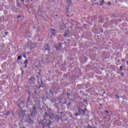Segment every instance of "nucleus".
I'll return each instance as SVG.
<instances>
[{"instance_id":"f257e3e1","label":"nucleus","mask_w":128,"mask_h":128,"mask_svg":"<svg viewBox=\"0 0 128 128\" xmlns=\"http://www.w3.org/2000/svg\"><path fill=\"white\" fill-rule=\"evenodd\" d=\"M28 47L29 48V50H34V48H36V45L32 43H30V42H28Z\"/></svg>"},{"instance_id":"f03ea898","label":"nucleus","mask_w":128,"mask_h":128,"mask_svg":"<svg viewBox=\"0 0 128 128\" xmlns=\"http://www.w3.org/2000/svg\"><path fill=\"white\" fill-rule=\"evenodd\" d=\"M32 114H38V112H36V108L34 105L32 106Z\"/></svg>"},{"instance_id":"7ed1b4c3","label":"nucleus","mask_w":128,"mask_h":128,"mask_svg":"<svg viewBox=\"0 0 128 128\" xmlns=\"http://www.w3.org/2000/svg\"><path fill=\"white\" fill-rule=\"evenodd\" d=\"M50 32H51L52 33L51 36H54V34H56V30L52 28H50Z\"/></svg>"},{"instance_id":"20e7f679","label":"nucleus","mask_w":128,"mask_h":128,"mask_svg":"<svg viewBox=\"0 0 128 128\" xmlns=\"http://www.w3.org/2000/svg\"><path fill=\"white\" fill-rule=\"evenodd\" d=\"M78 110H79L80 114H83V116H84V114H86V112L84 110L80 108H78Z\"/></svg>"},{"instance_id":"39448f33","label":"nucleus","mask_w":128,"mask_h":128,"mask_svg":"<svg viewBox=\"0 0 128 128\" xmlns=\"http://www.w3.org/2000/svg\"><path fill=\"white\" fill-rule=\"evenodd\" d=\"M29 82H30V84H34V80H36V79L34 78H30L28 79Z\"/></svg>"},{"instance_id":"423d86ee","label":"nucleus","mask_w":128,"mask_h":128,"mask_svg":"<svg viewBox=\"0 0 128 128\" xmlns=\"http://www.w3.org/2000/svg\"><path fill=\"white\" fill-rule=\"evenodd\" d=\"M48 44H46L44 46V50H48V52H50V47L48 46Z\"/></svg>"},{"instance_id":"0eeeda50","label":"nucleus","mask_w":128,"mask_h":128,"mask_svg":"<svg viewBox=\"0 0 128 128\" xmlns=\"http://www.w3.org/2000/svg\"><path fill=\"white\" fill-rule=\"evenodd\" d=\"M99 2H100V4H99V6H102L104 4V0H102L101 1H100Z\"/></svg>"},{"instance_id":"6e6552de","label":"nucleus","mask_w":128,"mask_h":128,"mask_svg":"<svg viewBox=\"0 0 128 128\" xmlns=\"http://www.w3.org/2000/svg\"><path fill=\"white\" fill-rule=\"evenodd\" d=\"M52 122L50 120L49 123L47 124V126H52Z\"/></svg>"},{"instance_id":"1a4fd4ad","label":"nucleus","mask_w":128,"mask_h":128,"mask_svg":"<svg viewBox=\"0 0 128 128\" xmlns=\"http://www.w3.org/2000/svg\"><path fill=\"white\" fill-rule=\"evenodd\" d=\"M64 36H65V38H68V32H65Z\"/></svg>"},{"instance_id":"9d476101","label":"nucleus","mask_w":128,"mask_h":128,"mask_svg":"<svg viewBox=\"0 0 128 128\" xmlns=\"http://www.w3.org/2000/svg\"><path fill=\"white\" fill-rule=\"evenodd\" d=\"M18 60H22V56H19L17 58Z\"/></svg>"},{"instance_id":"9b49d317","label":"nucleus","mask_w":128,"mask_h":128,"mask_svg":"<svg viewBox=\"0 0 128 128\" xmlns=\"http://www.w3.org/2000/svg\"><path fill=\"white\" fill-rule=\"evenodd\" d=\"M24 64H28V60L27 59L24 62Z\"/></svg>"},{"instance_id":"f8f14e48","label":"nucleus","mask_w":128,"mask_h":128,"mask_svg":"<svg viewBox=\"0 0 128 128\" xmlns=\"http://www.w3.org/2000/svg\"><path fill=\"white\" fill-rule=\"evenodd\" d=\"M107 4L108 6H112V3L110 2H108Z\"/></svg>"},{"instance_id":"ddd939ff","label":"nucleus","mask_w":128,"mask_h":128,"mask_svg":"<svg viewBox=\"0 0 128 128\" xmlns=\"http://www.w3.org/2000/svg\"><path fill=\"white\" fill-rule=\"evenodd\" d=\"M124 67L122 66H120V70H122V68H123Z\"/></svg>"},{"instance_id":"4468645a","label":"nucleus","mask_w":128,"mask_h":128,"mask_svg":"<svg viewBox=\"0 0 128 128\" xmlns=\"http://www.w3.org/2000/svg\"><path fill=\"white\" fill-rule=\"evenodd\" d=\"M66 0V2H70V3L72 2V1H71L70 0Z\"/></svg>"},{"instance_id":"2eb2a0df","label":"nucleus","mask_w":128,"mask_h":128,"mask_svg":"<svg viewBox=\"0 0 128 128\" xmlns=\"http://www.w3.org/2000/svg\"><path fill=\"white\" fill-rule=\"evenodd\" d=\"M75 116H78V113H76V114H75Z\"/></svg>"},{"instance_id":"dca6fc26","label":"nucleus","mask_w":128,"mask_h":128,"mask_svg":"<svg viewBox=\"0 0 128 128\" xmlns=\"http://www.w3.org/2000/svg\"><path fill=\"white\" fill-rule=\"evenodd\" d=\"M5 34L6 36L7 34H8V32H5Z\"/></svg>"},{"instance_id":"f3484780","label":"nucleus","mask_w":128,"mask_h":128,"mask_svg":"<svg viewBox=\"0 0 128 128\" xmlns=\"http://www.w3.org/2000/svg\"><path fill=\"white\" fill-rule=\"evenodd\" d=\"M17 18H22V17L20 16H17Z\"/></svg>"},{"instance_id":"a211bd4d","label":"nucleus","mask_w":128,"mask_h":128,"mask_svg":"<svg viewBox=\"0 0 128 128\" xmlns=\"http://www.w3.org/2000/svg\"><path fill=\"white\" fill-rule=\"evenodd\" d=\"M88 127L89 128H92V126H88Z\"/></svg>"},{"instance_id":"6ab92c4d","label":"nucleus","mask_w":128,"mask_h":128,"mask_svg":"<svg viewBox=\"0 0 128 128\" xmlns=\"http://www.w3.org/2000/svg\"><path fill=\"white\" fill-rule=\"evenodd\" d=\"M105 112H106V114H108V110H105Z\"/></svg>"},{"instance_id":"aec40b11","label":"nucleus","mask_w":128,"mask_h":128,"mask_svg":"<svg viewBox=\"0 0 128 128\" xmlns=\"http://www.w3.org/2000/svg\"><path fill=\"white\" fill-rule=\"evenodd\" d=\"M62 26H60V30H64V28H62Z\"/></svg>"},{"instance_id":"412c9836","label":"nucleus","mask_w":128,"mask_h":128,"mask_svg":"<svg viewBox=\"0 0 128 128\" xmlns=\"http://www.w3.org/2000/svg\"><path fill=\"white\" fill-rule=\"evenodd\" d=\"M25 68H28V64H25Z\"/></svg>"},{"instance_id":"4be33fe9","label":"nucleus","mask_w":128,"mask_h":128,"mask_svg":"<svg viewBox=\"0 0 128 128\" xmlns=\"http://www.w3.org/2000/svg\"><path fill=\"white\" fill-rule=\"evenodd\" d=\"M122 62H124L125 60H124V59H122Z\"/></svg>"},{"instance_id":"5701e85b","label":"nucleus","mask_w":128,"mask_h":128,"mask_svg":"<svg viewBox=\"0 0 128 128\" xmlns=\"http://www.w3.org/2000/svg\"><path fill=\"white\" fill-rule=\"evenodd\" d=\"M56 49L58 50V47H56Z\"/></svg>"},{"instance_id":"b1692460","label":"nucleus","mask_w":128,"mask_h":128,"mask_svg":"<svg viewBox=\"0 0 128 128\" xmlns=\"http://www.w3.org/2000/svg\"><path fill=\"white\" fill-rule=\"evenodd\" d=\"M100 106H102V104H100Z\"/></svg>"},{"instance_id":"393cba45","label":"nucleus","mask_w":128,"mask_h":128,"mask_svg":"<svg viewBox=\"0 0 128 128\" xmlns=\"http://www.w3.org/2000/svg\"><path fill=\"white\" fill-rule=\"evenodd\" d=\"M67 94L68 96H70V94H68V93L67 92Z\"/></svg>"},{"instance_id":"a878e982","label":"nucleus","mask_w":128,"mask_h":128,"mask_svg":"<svg viewBox=\"0 0 128 128\" xmlns=\"http://www.w3.org/2000/svg\"><path fill=\"white\" fill-rule=\"evenodd\" d=\"M126 64H127L128 66V61H126Z\"/></svg>"},{"instance_id":"bb28decb","label":"nucleus","mask_w":128,"mask_h":128,"mask_svg":"<svg viewBox=\"0 0 128 128\" xmlns=\"http://www.w3.org/2000/svg\"><path fill=\"white\" fill-rule=\"evenodd\" d=\"M60 48H62V45H60Z\"/></svg>"},{"instance_id":"cd10ccee","label":"nucleus","mask_w":128,"mask_h":128,"mask_svg":"<svg viewBox=\"0 0 128 128\" xmlns=\"http://www.w3.org/2000/svg\"><path fill=\"white\" fill-rule=\"evenodd\" d=\"M22 2H24V0H21Z\"/></svg>"},{"instance_id":"c85d7f7f","label":"nucleus","mask_w":128,"mask_h":128,"mask_svg":"<svg viewBox=\"0 0 128 128\" xmlns=\"http://www.w3.org/2000/svg\"><path fill=\"white\" fill-rule=\"evenodd\" d=\"M118 62H120V60H118Z\"/></svg>"},{"instance_id":"c756f323","label":"nucleus","mask_w":128,"mask_h":128,"mask_svg":"<svg viewBox=\"0 0 128 128\" xmlns=\"http://www.w3.org/2000/svg\"><path fill=\"white\" fill-rule=\"evenodd\" d=\"M31 120V122H32V120Z\"/></svg>"},{"instance_id":"7c9ffc66","label":"nucleus","mask_w":128,"mask_h":128,"mask_svg":"<svg viewBox=\"0 0 128 128\" xmlns=\"http://www.w3.org/2000/svg\"><path fill=\"white\" fill-rule=\"evenodd\" d=\"M97 0H94V2H96Z\"/></svg>"},{"instance_id":"2f4dec72","label":"nucleus","mask_w":128,"mask_h":128,"mask_svg":"<svg viewBox=\"0 0 128 128\" xmlns=\"http://www.w3.org/2000/svg\"><path fill=\"white\" fill-rule=\"evenodd\" d=\"M56 16H58V15H57V14H56Z\"/></svg>"},{"instance_id":"473e14b6","label":"nucleus","mask_w":128,"mask_h":128,"mask_svg":"<svg viewBox=\"0 0 128 128\" xmlns=\"http://www.w3.org/2000/svg\"><path fill=\"white\" fill-rule=\"evenodd\" d=\"M28 54H30V52H28Z\"/></svg>"},{"instance_id":"72a5a7b5","label":"nucleus","mask_w":128,"mask_h":128,"mask_svg":"<svg viewBox=\"0 0 128 128\" xmlns=\"http://www.w3.org/2000/svg\"><path fill=\"white\" fill-rule=\"evenodd\" d=\"M43 128H44V126H43Z\"/></svg>"},{"instance_id":"f704fd0d","label":"nucleus","mask_w":128,"mask_h":128,"mask_svg":"<svg viewBox=\"0 0 128 128\" xmlns=\"http://www.w3.org/2000/svg\"><path fill=\"white\" fill-rule=\"evenodd\" d=\"M104 94H106V92H104Z\"/></svg>"}]
</instances>
